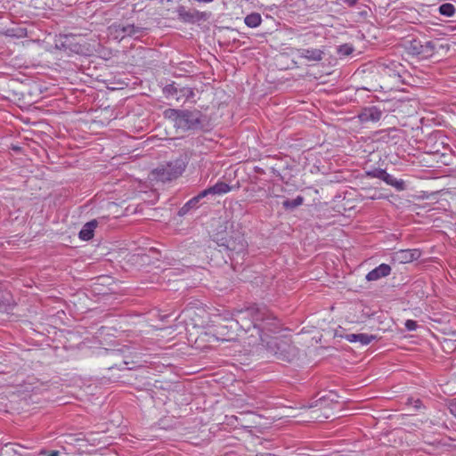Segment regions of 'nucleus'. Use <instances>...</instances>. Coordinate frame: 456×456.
I'll use <instances>...</instances> for the list:
<instances>
[{
	"instance_id": "14",
	"label": "nucleus",
	"mask_w": 456,
	"mask_h": 456,
	"mask_svg": "<svg viewBox=\"0 0 456 456\" xmlns=\"http://www.w3.org/2000/svg\"><path fill=\"white\" fill-rule=\"evenodd\" d=\"M178 15L180 19L186 22H194L206 18L205 12H200L199 11L189 12L186 11L184 7H181L178 10Z\"/></svg>"
},
{
	"instance_id": "2",
	"label": "nucleus",
	"mask_w": 456,
	"mask_h": 456,
	"mask_svg": "<svg viewBox=\"0 0 456 456\" xmlns=\"http://www.w3.org/2000/svg\"><path fill=\"white\" fill-rule=\"evenodd\" d=\"M165 117L171 119L175 126L183 130H194L203 126L205 116L199 110L168 109Z\"/></svg>"
},
{
	"instance_id": "28",
	"label": "nucleus",
	"mask_w": 456,
	"mask_h": 456,
	"mask_svg": "<svg viewBox=\"0 0 456 456\" xmlns=\"http://www.w3.org/2000/svg\"><path fill=\"white\" fill-rule=\"evenodd\" d=\"M357 337H358V334H354V333H349V334H346L344 336L345 339L350 343H356Z\"/></svg>"
},
{
	"instance_id": "32",
	"label": "nucleus",
	"mask_w": 456,
	"mask_h": 456,
	"mask_svg": "<svg viewBox=\"0 0 456 456\" xmlns=\"http://www.w3.org/2000/svg\"><path fill=\"white\" fill-rule=\"evenodd\" d=\"M48 456H59V452L53 451V452H51V453Z\"/></svg>"
},
{
	"instance_id": "33",
	"label": "nucleus",
	"mask_w": 456,
	"mask_h": 456,
	"mask_svg": "<svg viewBox=\"0 0 456 456\" xmlns=\"http://www.w3.org/2000/svg\"><path fill=\"white\" fill-rule=\"evenodd\" d=\"M371 200L381 199L380 196L372 195L370 197Z\"/></svg>"
},
{
	"instance_id": "18",
	"label": "nucleus",
	"mask_w": 456,
	"mask_h": 456,
	"mask_svg": "<svg viewBox=\"0 0 456 456\" xmlns=\"http://www.w3.org/2000/svg\"><path fill=\"white\" fill-rule=\"evenodd\" d=\"M212 195H221L231 191V186L224 182H217L215 185L210 186Z\"/></svg>"
},
{
	"instance_id": "26",
	"label": "nucleus",
	"mask_w": 456,
	"mask_h": 456,
	"mask_svg": "<svg viewBox=\"0 0 456 456\" xmlns=\"http://www.w3.org/2000/svg\"><path fill=\"white\" fill-rule=\"evenodd\" d=\"M212 194L210 187L203 190L200 191L198 195H196L194 198L197 200V201L200 203V200L207 197L208 195Z\"/></svg>"
},
{
	"instance_id": "11",
	"label": "nucleus",
	"mask_w": 456,
	"mask_h": 456,
	"mask_svg": "<svg viewBox=\"0 0 456 456\" xmlns=\"http://www.w3.org/2000/svg\"><path fill=\"white\" fill-rule=\"evenodd\" d=\"M421 252L419 249H401L395 255V258L400 263H410L420 257Z\"/></svg>"
},
{
	"instance_id": "13",
	"label": "nucleus",
	"mask_w": 456,
	"mask_h": 456,
	"mask_svg": "<svg viewBox=\"0 0 456 456\" xmlns=\"http://www.w3.org/2000/svg\"><path fill=\"white\" fill-rule=\"evenodd\" d=\"M323 51L317 48H304L298 50V56L309 61H320L323 58Z\"/></svg>"
},
{
	"instance_id": "31",
	"label": "nucleus",
	"mask_w": 456,
	"mask_h": 456,
	"mask_svg": "<svg viewBox=\"0 0 456 456\" xmlns=\"http://www.w3.org/2000/svg\"><path fill=\"white\" fill-rule=\"evenodd\" d=\"M194 2H198V3H210V2H213L214 0H193Z\"/></svg>"
},
{
	"instance_id": "21",
	"label": "nucleus",
	"mask_w": 456,
	"mask_h": 456,
	"mask_svg": "<svg viewBox=\"0 0 456 456\" xmlns=\"http://www.w3.org/2000/svg\"><path fill=\"white\" fill-rule=\"evenodd\" d=\"M439 13L446 17H452L455 13V7L452 4L445 3L439 6Z\"/></svg>"
},
{
	"instance_id": "1",
	"label": "nucleus",
	"mask_w": 456,
	"mask_h": 456,
	"mask_svg": "<svg viewBox=\"0 0 456 456\" xmlns=\"http://www.w3.org/2000/svg\"><path fill=\"white\" fill-rule=\"evenodd\" d=\"M237 324L246 333L251 332L250 337H258L259 340L266 344L272 333H277L281 329V322L265 306H250L238 310L235 314Z\"/></svg>"
},
{
	"instance_id": "5",
	"label": "nucleus",
	"mask_w": 456,
	"mask_h": 456,
	"mask_svg": "<svg viewBox=\"0 0 456 456\" xmlns=\"http://www.w3.org/2000/svg\"><path fill=\"white\" fill-rule=\"evenodd\" d=\"M110 35L119 41L126 37L139 39L144 33V28L134 24L114 23L110 28Z\"/></svg>"
},
{
	"instance_id": "15",
	"label": "nucleus",
	"mask_w": 456,
	"mask_h": 456,
	"mask_svg": "<svg viewBox=\"0 0 456 456\" xmlns=\"http://www.w3.org/2000/svg\"><path fill=\"white\" fill-rule=\"evenodd\" d=\"M431 57L441 53H446L450 50V45L441 38L430 40Z\"/></svg>"
},
{
	"instance_id": "6",
	"label": "nucleus",
	"mask_w": 456,
	"mask_h": 456,
	"mask_svg": "<svg viewBox=\"0 0 456 456\" xmlns=\"http://www.w3.org/2000/svg\"><path fill=\"white\" fill-rule=\"evenodd\" d=\"M186 163L182 159H177L167 163L166 167L157 168L159 178L163 181H172L180 176L185 170Z\"/></svg>"
},
{
	"instance_id": "30",
	"label": "nucleus",
	"mask_w": 456,
	"mask_h": 456,
	"mask_svg": "<svg viewBox=\"0 0 456 456\" xmlns=\"http://www.w3.org/2000/svg\"><path fill=\"white\" fill-rule=\"evenodd\" d=\"M358 0H343L344 4L348 5L349 7H353L356 4Z\"/></svg>"
},
{
	"instance_id": "7",
	"label": "nucleus",
	"mask_w": 456,
	"mask_h": 456,
	"mask_svg": "<svg viewBox=\"0 0 456 456\" xmlns=\"http://www.w3.org/2000/svg\"><path fill=\"white\" fill-rule=\"evenodd\" d=\"M162 91L167 99H175L177 102H185L194 97V91L191 87L181 86L175 82L167 85Z\"/></svg>"
},
{
	"instance_id": "27",
	"label": "nucleus",
	"mask_w": 456,
	"mask_h": 456,
	"mask_svg": "<svg viewBox=\"0 0 456 456\" xmlns=\"http://www.w3.org/2000/svg\"><path fill=\"white\" fill-rule=\"evenodd\" d=\"M404 326L405 328L410 330V331H412V330H415L418 327V324L415 321L413 320H407L404 323Z\"/></svg>"
},
{
	"instance_id": "22",
	"label": "nucleus",
	"mask_w": 456,
	"mask_h": 456,
	"mask_svg": "<svg viewBox=\"0 0 456 456\" xmlns=\"http://www.w3.org/2000/svg\"><path fill=\"white\" fill-rule=\"evenodd\" d=\"M354 48L350 44H343L338 45L337 48V53L339 56H348L354 52Z\"/></svg>"
},
{
	"instance_id": "17",
	"label": "nucleus",
	"mask_w": 456,
	"mask_h": 456,
	"mask_svg": "<svg viewBox=\"0 0 456 456\" xmlns=\"http://www.w3.org/2000/svg\"><path fill=\"white\" fill-rule=\"evenodd\" d=\"M244 22L249 28H256L261 24L262 18L258 12H252L245 17Z\"/></svg>"
},
{
	"instance_id": "20",
	"label": "nucleus",
	"mask_w": 456,
	"mask_h": 456,
	"mask_svg": "<svg viewBox=\"0 0 456 456\" xmlns=\"http://www.w3.org/2000/svg\"><path fill=\"white\" fill-rule=\"evenodd\" d=\"M199 208V202L193 197L190 200H188L179 210L178 215L180 216H185L191 209H195Z\"/></svg>"
},
{
	"instance_id": "9",
	"label": "nucleus",
	"mask_w": 456,
	"mask_h": 456,
	"mask_svg": "<svg viewBox=\"0 0 456 456\" xmlns=\"http://www.w3.org/2000/svg\"><path fill=\"white\" fill-rule=\"evenodd\" d=\"M365 176L380 179L387 184L395 188L398 191H402L406 189L405 182L403 180L395 178L382 168H374L372 170L366 171Z\"/></svg>"
},
{
	"instance_id": "24",
	"label": "nucleus",
	"mask_w": 456,
	"mask_h": 456,
	"mask_svg": "<svg viewBox=\"0 0 456 456\" xmlns=\"http://www.w3.org/2000/svg\"><path fill=\"white\" fill-rule=\"evenodd\" d=\"M407 404L412 405L414 407V409H416V410H419L423 406L422 402L419 399H413V398H409L407 400Z\"/></svg>"
},
{
	"instance_id": "10",
	"label": "nucleus",
	"mask_w": 456,
	"mask_h": 456,
	"mask_svg": "<svg viewBox=\"0 0 456 456\" xmlns=\"http://www.w3.org/2000/svg\"><path fill=\"white\" fill-rule=\"evenodd\" d=\"M382 111L377 106H370L362 110L359 114L361 122H377L381 118Z\"/></svg>"
},
{
	"instance_id": "4",
	"label": "nucleus",
	"mask_w": 456,
	"mask_h": 456,
	"mask_svg": "<svg viewBox=\"0 0 456 456\" xmlns=\"http://www.w3.org/2000/svg\"><path fill=\"white\" fill-rule=\"evenodd\" d=\"M220 240L221 242L218 245L230 252L229 256L232 259H233L235 256H241L243 257L245 255L248 243L245 240L243 234L240 232H233L232 235L228 238H222Z\"/></svg>"
},
{
	"instance_id": "12",
	"label": "nucleus",
	"mask_w": 456,
	"mask_h": 456,
	"mask_svg": "<svg viewBox=\"0 0 456 456\" xmlns=\"http://www.w3.org/2000/svg\"><path fill=\"white\" fill-rule=\"evenodd\" d=\"M390 273V265L387 264H381L367 273L366 280L368 281H375L381 278L388 276Z\"/></svg>"
},
{
	"instance_id": "23",
	"label": "nucleus",
	"mask_w": 456,
	"mask_h": 456,
	"mask_svg": "<svg viewBox=\"0 0 456 456\" xmlns=\"http://www.w3.org/2000/svg\"><path fill=\"white\" fill-rule=\"evenodd\" d=\"M376 339L375 335H368L365 333H358L356 342H359L362 346L369 345L371 341Z\"/></svg>"
},
{
	"instance_id": "8",
	"label": "nucleus",
	"mask_w": 456,
	"mask_h": 456,
	"mask_svg": "<svg viewBox=\"0 0 456 456\" xmlns=\"http://www.w3.org/2000/svg\"><path fill=\"white\" fill-rule=\"evenodd\" d=\"M405 49L407 53L421 59L431 58L430 40H421L419 38H412L406 42Z\"/></svg>"
},
{
	"instance_id": "25",
	"label": "nucleus",
	"mask_w": 456,
	"mask_h": 456,
	"mask_svg": "<svg viewBox=\"0 0 456 456\" xmlns=\"http://www.w3.org/2000/svg\"><path fill=\"white\" fill-rule=\"evenodd\" d=\"M326 403H327V400H326V398L323 396V397L319 398L318 400H316V401H315V402H314L313 403H311V405L309 406V408H314V407H325V406H326Z\"/></svg>"
},
{
	"instance_id": "19",
	"label": "nucleus",
	"mask_w": 456,
	"mask_h": 456,
	"mask_svg": "<svg viewBox=\"0 0 456 456\" xmlns=\"http://www.w3.org/2000/svg\"><path fill=\"white\" fill-rule=\"evenodd\" d=\"M304 202V197L303 196H297V198L293 199V200H285L283 202H282V206L285 209H289V210H292L299 206H301Z\"/></svg>"
},
{
	"instance_id": "16",
	"label": "nucleus",
	"mask_w": 456,
	"mask_h": 456,
	"mask_svg": "<svg viewBox=\"0 0 456 456\" xmlns=\"http://www.w3.org/2000/svg\"><path fill=\"white\" fill-rule=\"evenodd\" d=\"M97 224H98V223L96 220H92V221L85 224L79 232V234H78L79 238L82 240H91L94 237V229L97 227Z\"/></svg>"
},
{
	"instance_id": "29",
	"label": "nucleus",
	"mask_w": 456,
	"mask_h": 456,
	"mask_svg": "<svg viewBox=\"0 0 456 456\" xmlns=\"http://www.w3.org/2000/svg\"><path fill=\"white\" fill-rule=\"evenodd\" d=\"M450 412L456 418V403H451L449 405Z\"/></svg>"
},
{
	"instance_id": "3",
	"label": "nucleus",
	"mask_w": 456,
	"mask_h": 456,
	"mask_svg": "<svg viewBox=\"0 0 456 456\" xmlns=\"http://www.w3.org/2000/svg\"><path fill=\"white\" fill-rule=\"evenodd\" d=\"M266 350L277 360L292 362L297 358L298 350L287 338H271L265 344Z\"/></svg>"
}]
</instances>
